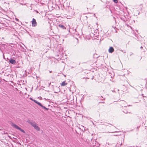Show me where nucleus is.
Wrapping results in <instances>:
<instances>
[{"mask_svg": "<svg viewBox=\"0 0 147 147\" xmlns=\"http://www.w3.org/2000/svg\"><path fill=\"white\" fill-rule=\"evenodd\" d=\"M50 84H51V83H49V86L50 85Z\"/></svg>", "mask_w": 147, "mask_h": 147, "instance_id": "nucleus-12", "label": "nucleus"}, {"mask_svg": "<svg viewBox=\"0 0 147 147\" xmlns=\"http://www.w3.org/2000/svg\"><path fill=\"white\" fill-rule=\"evenodd\" d=\"M122 102H123V103H125V102L124 101H122Z\"/></svg>", "mask_w": 147, "mask_h": 147, "instance_id": "nucleus-11", "label": "nucleus"}, {"mask_svg": "<svg viewBox=\"0 0 147 147\" xmlns=\"http://www.w3.org/2000/svg\"><path fill=\"white\" fill-rule=\"evenodd\" d=\"M30 99L31 100L34 102L35 103H36L38 105H39L40 106L42 107V108H44V109H45L46 110H48V109L46 108L45 106H43L40 102H38V101L36 100L33 99V98H30Z\"/></svg>", "mask_w": 147, "mask_h": 147, "instance_id": "nucleus-2", "label": "nucleus"}, {"mask_svg": "<svg viewBox=\"0 0 147 147\" xmlns=\"http://www.w3.org/2000/svg\"><path fill=\"white\" fill-rule=\"evenodd\" d=\"M122 144V143L121 142H119L117 144V146L118 147H120L121 146Z\"/></svg>", "mask_w": 147, "mask_h": 147, "instance_id": "nucleus-9", "label": "nucleus"}, {"mask_svg": "<svg viewBox=\"0 0 147 147\" xmlns=\"http://www.w3.org/2000/svg\"><path fill=\"white\" fill-rule=\"evenodd\" d=\"M37 25V23L35 19L33 18L32 21V26L33 27H35Z\"/></svg>", "mask_w": 147, "mask_h": 147, "instance_id": "nucleus-4", "label": "nucleus"}, {"mask_svg": "<svg viewBox=\"0 0 147 147\" xmlns=\"http://www.w3.org/2000/svg\"><path fill=\"white\" fill-rule=\"evenodd\" d=\"M9 62L10 63L12 64H15L16 63V61L15 60L12 59L10 60Z\"/></svg>", "mask_w": 147, "mask_h": 147, "instance_id": "nucleus-6", "label": "nucleus"}, {"mask_svg": "<svg viewBox=\"0 0 147 147\" xmlns=\"http://www.w3.org/2000/svg\"><path fill=\"white\" fill-rule=\"evenodd\" d=\"M124 107H126V106H125V105H124Z\"/></svg>", "mask_w": 147, "mask_h": 147, "instance_id": "nucleus-13", "label": "nucleus"}, {"mask_svg": "<svg viewBox=\"0 0 147 147\" xmlns=\"http://www.w3.org/2000/svg\"><path fill=\"white\" fill-rule=\"evenodd\" d=\"M58 26L59 27L62 28L63 29H66V28L63 25L61 24H59L58 25Z\"/></svg>", "mask_w": 147, "mask_h": 147, "instance_id": "nucleus-7", "label": "nucleus"}, {"mask_svg": "<svg viewBox=\"0 0 147 147\" xmlns=\"http://www.w3.org/2000/svg\"><path fill=\"white\" fill-rule=\"evenodd\" d=\"M12 127H14L18 129L21 132H22L24 133H25V131L23 129H22L20 128L18 126L16 125L15 124L13 123L12 125Z\"/></svg>", "mask_w": 147, "mask_h": 147, "instance_id": "nucleus-3", "label": "nucleus"}, {"mask_svg": "<svg viewBox=\"0 0 147 147\" xmlns=\"http://www.w3.org/2000/svg\"><path fill=\"white\" fill-rule=\"evenodd\" d=\"M67 84V83H66L65 81H64L62 82L61 85V86H64L66 85Z\"/></svg>", "mask_w": 147, "mask_h": 147, "instance_id": "nucleus-8", "label": "nucleus"}, {"mask_svg": "<svg viewBox=\"0 0 147 147\" xmlns=\"http://www.w3.org/2000/svg\"><path fill=\"white\" fill-rule=\"evenodd\" d=\"M114 51L113 48L112 47H110L108 50L109 52L110 53H112Z\"/></svg>", "mask_w": 147, "mask_h": 147, "instance_id": "nucleus-5", "label": "nucleus"}, {"mask_svg": "<svg viewBox=\"0 0 147 147\" xmlns=\"http://www.w3.org/2000/svg\"><path fill=\"white\" fill-rule=\"evenodd\" d=\"M113 1H114V2H115V3H117L118 2L117 0H113Z\"/></svg>", "mask_w": 147, "mask_h": 147, "instance_id": "nucleus-10", "label": "nucleus"}, {"mask_svg": "<svg viewBox=\"0 0 147 147\" xmlns=\"http://www.w3.org/2000/svg\"><path fill=\"white\" fill-rule=\"evenodd\" d=\"M140 48H142V47L141 46Z\"/></svg>", "mask_w": 147, "mask_h": 147, "instance_id": "nucleus-14", "label": "nucleus"}, {"mask_svg": "<svg viewBox=\"0 0 147 147\" xmlns=\"http://www.w3.org/2000/svg\"><path fill=\"white\" fill-rule=\"evenodd\" d=\"M36 130L40 131V128L37 125V124L35 122H29Z\"/></svg>", "mask_w": 147, "mask_h": 147, "instance_id": "nucleus-1", "label": "nucleus"}]
</instances>
